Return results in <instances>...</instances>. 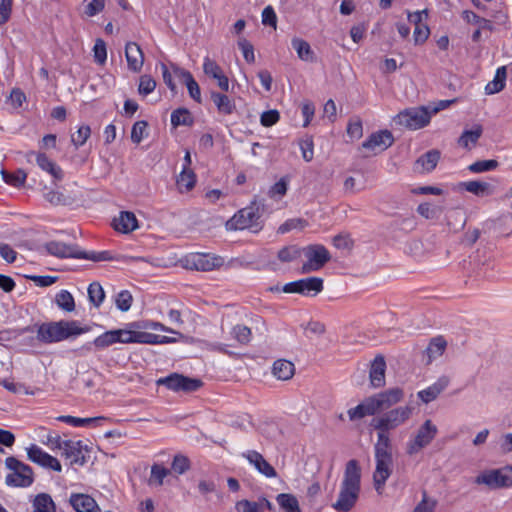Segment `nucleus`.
<instances>
[{
  "instance_id": "f257e3e1",
  "label": "nucleus",
  "mask_w": 512,
  "mask_h": 512,
  "mask_svg": "<svg viewBox=\"0 0 512 512\" xmlns=\"http://www.w3.org/2000/svg\"><path fill=\"white\" fill-rule=\"evenodd\" d=\"M361 490V469L357 460L352 459L346 463L339 495L332 504L338 512H349L356 504Z\"/></svg>"
},
{
  "instance_id": "f03ea898",
  "label": "nucleus",
  "mask_w": 512,
  "mask_h": 512,
  "mask_svg": "<svg viewBox=\"0 0 512 512\" xmlns=\"http://www.w3.org/2000/svg\"><path fill=\"white\" fill-rule=\"evenodd\" d=\"M36 338L44 344L61 342L72 336H78L89 331L88 327H80L75 320H60L36 324Z\"/></svg>"
},
{
  "instance_id": "7ed1b4c3",
  "label": "nucleus",
  "mask_w": 512,
  "mask_h": 512,
  "mask_svg": "<svg viewBox=\"0 0 512 512\" xmlns=\"http://www.w3.org/2000/svg\"><path fill=\"white\" fill-rule=\"evenodd\" d=\"M413 413V407L400 406L373 418L370 425L379 433L389 435V432L405 424Z\"/></svg>"
},
{
  "instance_id": "20e7f679",
  "label": "nucleus",
  "mask_w": 512,
  "mask_h": 512,
  "mask_svg": "<svg viewBox=\"0 0 512 512\" xmlns=\"http://www.w3.org/2000/svg\"><path fill=\"white\" fill-rule=\"evenodd\" d=\"M260 206L264 208L263 203L258 204L254 200L250 206L239 210L227 224L235 230L249 229L255 233L260 231L262 229Z\"/></svg>"
},
{
  "instance_id": "39448f33",
  "label": "nucleus",
  "mask_w": 512,
  "mask_h": 512,
  "mask_svg": "<svg viewBox=\"0 0 512 512\" xmlns=\"http://www.w3.org/2000/svg\"><path fill=\"white\" fill-rule=\"evenodd\" d=\"M5 466L11 471L5 478L7 486L26 488L33 484V470L29 465L14 456H9L5 459Z\"/></svg>"
},
{
  "instance_id": "423d86ee",
  "label": "nucleus",
  "mask_w": 512,
  "mask_h": 512,
  "mask_svg": "<svg viewBox=\"0 0 512 512\" xmlns=\"http://www.w3.org/2000/svg\"><path fill=\"white\" fill-rule=\"evenodd\" d=\"M474 482L477 485H486L492 490L510 488L512 487V465L485 470L476 476Z\"/></svg>"
},
{
  "instance_id": "0eeeda50",
  "label": "nucleus",
  "mask_w": 512,
  "mask_h": 512,
  "mask_svg": "<svg viewBox=\"0 0 512 512\" xmlns=\"http://www.w3.org/2000/svg\"><path fill=\"white\" fill-rule=\"evenodd\" d=\"M438 428L430 419H427L417 430L416 435L406 444V453L413 456L427 447L436 437Z\"/></svg>"
},
{
  "instance_id": "6e6552de",
  "label": "nucleus",
  "mask_w": 512,
  "mask_h": 512,
  "mask_svg": "<svg viewBox=\"0 0 512 512\" xmlns=\"http://www.w3.org/2000/svg\"><path fill=\"white\" fill-rule=\"evenodd\" d=\"M431 114L425 107L409 108L396 115L394 121L397 125L410 130L425 127L430 122Z\"/></svg>"
},
{
  "instance_id": "1a4fd4ad",
  "label": "nucleus",
  "mask_w": 512,
  "mask_h": 512,
  "mask_svg": "<svg viewBox=\"0 0 512 512\" xmlns=\"http://www.w3.org/2000/svg\"><path fill=\"white\" fill-rule=\"evenodd\" d=\"M181 262L186 269L206 272L221 267L224 259L209 253H190L184 256Z\"/></svg>"
},
{
  "instance_id": "9d476101",
  "label": "nucleus",
  "mask_w": 512,
  "mask_h": 512,
  "mask_svg": "<svg viewBox=\"0 0 512 512\" xmlns=\"http://www.w3.org/2000/svg\"><path fill=\"white\" fill-rule=\"evenodd\" d=\"M302 251L307 258V262L302 266L303 273L318 271L331 259L330 252L321 244L308 245Z\"/></svg>"
},
{
  "instance_id": "9b49d317",
  "label": "nucleus",
  "mask_w": 512,
  "mask_h": 512,
  "mask_svg": "<svg viewBox=\"0 0 512 512\" xmlns=\"http://www.w3.org/2000/svg\"><path fill=\"white\" fill-rule=\"evenodd\" d=\"M323 279L308 277L285 284L282 291L285 293H298L304 296H315L323 290Z\"/></svg>"
},
{
  "instance_id": "f8f14e48",
  "label": "nucleus",
  "mask_w": 512,
  "mask_h": 512,
  "mask_svg": "<svg viewBox=\"0 0 512 512\" xmlns=\"http://www.w3.org/2000/svg\"><path fill=\"white\" fill-rule=\"evenodd\" d=\"M377 412L389 409L404 398V391L399 388H391L376 395L370 396Z\"/></svg>"
},
{
  "instance_id": "ddd939ff",
  "label": "nucleus",
  "mask_w": 512,
  "mask_h": 512,
  "mask_svg": "<svg viewBox=\"0 0 512 512\" xmlns=\"http://www.w3.org/2000/svg\"><path fill=\"white\" fill-rule=\"evenodd\" d=\"M27 456L30 461L44 468H49L57 472L62 470L60 462L55 457L49 455L35 444L27 448Z\"/></svg>"
},
{
  "instance_id": "4468645a",
  "label": "nucleus",
  "mask_w": 512,
  "mask_h": 512,
  "mask_svg": "<svg viewBox=\"0 0 512 512\" xmlns=\"http://www.w3.org/2000/svg\"><path fill=\"white\" fill-rule=\"evenodd\" d=\"M392 458H375L376 467L373 473L375 490L381 494L387 479L392 473Z\"/></svg>"
},
{
  "instance_id": "2eb2a0df",
  "label": "nucleus",
  "mask_w": 512,
  "mask_h": 512,
  "mask_svg": "<svg viewBox=\"0 0 512 512\" xmlns=\"http://www.w3.org/2000/svg\"><path fill=\"white\" fill-rule=\"evenodd\" d=\"M46 251L58 258L80 259L81 249L76 244H66L59 241H50L45 244Z\"/></svg>"
},
{
  "instance_id": "dca6fc26",
  "label": "nucleus",
  "mask_w": 512,
  "mask_h": 512,
  "mask_svg": "<svg viewBox=\"0 0 512 512\" xmlns=\"http://www.w3.org/2000/svg\"><path fill=\"white\" fill-rule=\"evenodd\" d=\"M118 337L119 335L117 333V329L106 331L96 337L93 342L87 343L81 348L76 349L75 352L78 353L79 356H83L86 352H90L92 350V345L95 346V348L98 350L105 349L113 344L118 343Z\"/></svg>"
},
{
  "instance_id": "f3484780",
  "label": "nucleus",
  "mask_w": 512,
  "mask_h": 512,
  "mask_svg": "<svg viewBox=\"0 0 512 512\" xmlns=\"http://www.w3.org/2000/svg\"><path fill=\"white\" fill-rule=\"evenodd\" d=\"M394 143V137L389 130H381L372 133L368 139L362 143V147L368 150L384 151Z\"/></svg>"
},
{
  "instance_id": "a211bd4d",
  "label": "nucleus",
  "mask_w": 512,
  "mask_h": 512,
  "mask_svg": "<svg viewBox=\"0 0 512 512\" xmlns=\"http://www.w3.org/2000/svg\"><path fill=\"white\" fill-rule=\"evenodd\" d=\"M242 456L247 459V461L265 477L275 478L277 476V472L274 467L265 460L261 453L255 450H248L247 452L243 453Z\"/></svg>"
},
{
  "instance_id": "6ab92c4d",
  "label": "nucleus",
  "mask_w": 512,
  "mask_h": 512,
  "mask_svg": "<svg viewBox=\"0 0 512 512\" xmlns=\"http://www.w3.org/2000/svg\"><path fill=\"white\" fill-rule=\"evenodd\" d=\"M35 156L37 165L45 172L49 173L55 180H62L64 177L63 170L53 160H51L44 153H36L31 151L27 154L28 160L30 157Z\"/></svg>"
},
{
  "instance_id": "aec40b11",
  "label": "nucleus",
  "mask_w": 512,
  "mask_h": 512,
  "mask_svg": "<svg viewBox=\"0 0 512 512\" xmlns=\"http://www.w3.org/2000/svg\"><path fill=\"white\" fill-rule=\"evenodd\" d=\"M203 71L207 76L217 81V84L221 90L225 92L229 90V79L226 75H224L221 67L214 60L206 57L203 63Z\"/></svg>"
},
{
  "instance_id": "412c9836",
  "label": "nucleus",
  "mask_w": 512,
  "mask_h": 512,
  "mask_svg": "<svg viewBox=\"0 0 512 512\" xmlns=\"http://www.w3.org/2000/svg\"><path fill=\"white\" fill-rule=\"evenodd\" d=\"M386 361L383 355H377L371 363L369 378L374 388L385 385Z\"/></svg>"
},
{
  "instance_id": "4be33fe9",
  "label": "nucleus",
  "mask_w": 512,
  "mask_h": 512,
  "mask_svg": "<svg viewBox=\"0 0 512 512\" xmlns=\"http://www.w3.org/2000/svg\"><path fill=\"white\" fill-rule=\"evenodd\" d=\"M69 502L76 512H100L95 499L87 494L73 493Z\"/></svg>"
},
{
  "instance_id": "5701e85b",
  "label": "nucleus",
  "mask_w": 512,
  "mask_h": 512,
  "mask_svg": "<svg viewBox=\"0 0 512 512\" xmlns=\"http://www.w3.org/2000/svg\"><path fill=\"white\" fill-rule=\"evenodd\" d=\"M440 152L436 149H432L421 155L414 164V170L419 173H429L433 171L439 160Z\"/></svg>"
},
{
  "instance_id": "b1692460",
  "label": "nucleus",
  "mask_w": 512,
  "mask_h": 512,
  "mask_svg": "<svg viewBox=\"0 0 512 512\" xmlns=\"http://www.w3.org/2000/svg\"><path fill=\"white\" fill-rule=\"evenodd\" d=\"M125 56L128 68L139 72L144 63V56L140 46L135 42H128L125 47Z\"/></svg>"
},
{
  "instance_id": "393cba45",
  "label": "nucleus",
  "mask_w": 512,
  "mask_h": 512,
  "mask_svg": "<svg viewBox=\"0 0 512 512\" xmlns=\"http://www.w3.org/2000/svg\"><path fill=\"white\" fill-rule=\"evenodd\" d=\"M237 512H264L265 509L271 511L274 509L273 504L265 497H261L258 501H249L246 499L237 501L235 504Z\"/></svg>"
},
{
  "instance_id": "a878e982",
  "label": "nucleus",
  "mask_w": 512,
  "mask_h": 512,
  "mask_svg": "<svg viewBox=\"0 0 512 512\" xmlns=\"http://www.w3.org/2000/svg\"><path fill=\"white\" fill-rule=\"evenodd\" d=\"M63 444L62 455L69 459L71 464L83 465L85 463L81 441L65 440Z\"/></svg>"
},
{
  "instance_id": "bb28decb",
  "label": "nucleus",
  "mask_w": 512,
  "mask_h": 512,
  "mask_svg": "<svg viewBox=\"0 0 512 512\" xmlns=\"http://www.w3.org/2000/svg\"><path fill=\"white\" fill-rule=\"evenodd\" d=\"M113 227L116 231L130 233L138 227V222L134 213L122 211L119 217L113 219Z\"/></svg>"
},
{
  "instance_id": "cd10ccee",
  "label": "nucleus",
  "mask_w": 512,
  "mask_h": 512,
  "mask_svg": "<svg viewBox=\"0 0 512 512\" xmlns=\"http://www.w3.org/2000/svg\"><path fill=\"white\" fill-rule=\"evenodd\" d=\"M448 384L449 379L446 376H442L428 388L419 391L418 397L424 403H429L435 400L439 396V394L447 388Z\"/></svg>"
},
{
  "instance_id": "c85d7f7f",
  "label": "nucleus",
  "mask_w": 512,
  "mask_h": 512,
  "mask_svg": "<svg viewBox=\"0 0 512 512\" xmlns=\"http://www.w3.org/2000/svg\"><path fill=\"white\" fill-rule=\"evenodd\" d=\"M460 186L478 197L491 196L495 192V187L492 184L483 181L462 182Z\"/></svg>"
},
{
  "instance_id": "c756f323",
  "label": "nucleus",
  "mask_w": 512,
  "mask_h": 512,
  "mask_svg": "<svg viewBox=\"0 0 512 512\" xmlns=\"http://www.w3.org/2000/svg\"><path fill=\"white\" fill-rule=\"evenodd\" d=\"M347 413L349 419L351 421H355L362 419L365 416L375 415L378 412L375 408V405L371 397H368L362 403L358 404L356 407L349 409Z\"/></svg>"
},
{
  "instance_id": "7c9ffc66",
  "label": "nucleus",
  "mask_w": 512,
  "mask_h": 512,
  "mask_svg": "<svg viewBox=\"0 0 512 512\" xmlns=\"http://www.w3.org/2000/svg\"><path fill=\"white\" fill-rule=\"evenodd\" d=\"M446 347L447 342L442 336L432 338L423 352L427 356L426 364H430L433 360L442 356Z\"/></svg>"
},
{
  "instance_id": "2f4dec72",
  "label": "nucleus",
  "mask_w": 512,
  "mask_h": 512,
  "mask_svg": "<svg viewBox=\"0 0 512 512\" xmlns=\"http://www.w3.org/2000/svg\"><path fill=\"white\" fill-rule=\"evenodd\" d=\"M211 99L220 114L231 115L236 109L235 102L225 94L212 91Z\"/></svg>"
},
{
  "instance_id": "473e14b6",
  "label": "nucleus",
  "mask_w": 512,
  "mask_h": 512,
  "mask_svg": "<svg viewBox=\"0 0 512 512\" xmlns=\"http://www.w3.org/2000/svg\"><path fill=\"white\" fill-rule=\"evenodd\" d=\"M295 372L294 364L285 359L276 360L273 364L272 373L279 380H289Z\"/></svg>"
},
{
  "instance_id": "72a5a7b5",
  "label": "nucleus",
  "mask_w": 512,
  "mask_h": 512,
  "mask_svg": "<svg viewBox=\"0 0 512 512\" xmlns=\"http://www.w3.org/2000/svg\"><path fill=\"white\" fill-rule=\"evenodd\" d=\"M33 512H56V505L47 493H39L32 500Z\"/></svg>"
},
{
  "instance_id": "f704fd0d",
  "label": "nucleus",
  "mask_w": 512,
  "mask_h": 512,
  "mask_svg": "<svg viewBox=\"0 0 512 512\" xmlns=\"http://www.w3.org/2000/svg\"><path fill=\"white\" fill-rule=\"evenodd\" d=\"M374 452L375 458H392L389 435L377 432V442L374 446Z\"/></svg>"
},
{
  "instance_id": "c9c22d12",
  "label": "nucleus",
  "mask_w": 512,
  "mask_h": 512,
  "mask_svg": "<svg viewBox=\"0 0 512 512\" xmlns=\"http://www.w3.org/2000/svg\"><path fill=\"white\" fill-rule=\"evenodd\" d=\"M506 75V67H499L496 70L494 79L488 82L487 85L485 86V93L487 95H492L500 92L505 87Z\"/></svg>"
},
{
  "instance_id": "e433bc0d",
  "label": "nucleus",
  "mask_w": 512,
  "mask_h": 512,
  "mask_svg": "<svg viewBox=\"0 0 512 512\" xmlns=\"http://www.w3.org/2000/svg\"><path fill=\"white\" fill-rule=\"evenodd\" d=\"M171 124L173 127L192 126L194 118L187 108H177L171 113Z\"/></svg>"
},
{
  "instance_id": "4c0bfd02",
  "label": "nucleus",
  "mask_w": 512,
  "mask_h": 512,
  "mask_svg": "<svg viewBox=\"0 0 512 512\" xmlns=\"http://www.w3.org/2000/svg\"><path fill=\"white\" fill-rule=\"evenodd\" d=\"M276 501L285 512H301L298 499L290 493H280Z\"/></svg>"
},
{
  "instance_id": "58836bf2",
  "label": "nucleus",
  "mask_w": 512,
  "mask_h": 512,
  "mask_svg": "<svg viewBox=\"0 0 512 512\" xmlns=\"http://www.w3.org/2000/svg\"><path fill=\"white\" fill-rule=\"evenodd\" d=\"M483 132L482 126L477 124L471 130H464L458 139V144L468 148L469 144H476Z\"/></svg>"
},
{
  "instance_id": "ea45409f",
  "label": "nucleus",
  "mask_w": 512,
  "mask_h": 512,
  "mask_svg": "<svg viewBox=\"0 0 512 512\" xmlns=\"http://www.w3.org/2000/svg\"><path fill=\"white\" fill-rule=\"evenodd\" d=\"M291 44L301 60L312 61L314 53L307 41L300 38H293Z\"/></svg>"
},
{
  "instance_id": "a19ab883",
  "label": "nucleus",
  "mask_w": 512,
  "mask_h": 512,
  "mask_svg": "<svg viewBox=\"0 0 512 512\" xmlns=\"http://www.w3.org/2000/svg\"><path fill=\"white\" fill-rule=\"evenodd\" d=\"M55 303L65 312H72L75 310V301L72 294L67 290H61L55 296Z\"/></svg>"
},
{
  "instance_id": "79ce46f5",
  "label": "nucleus",
  "mask_w": 512,
  "mask_h": 512,
  "mask_svg": "<svg viewBox=\"0 0 512 512\" xmlns=\"http://www.w3.org/2000/svg\"><path fill=\"white\" fill-rule=\"evenodd\" d=\"M88 298L95 307H100L105 299V292L99 282H92L88 287Z\"/></svg>"
},
{
  "instance_id": "37998d69",
  "label": "nucleus",
  "mask_w": 512,
  "mask_h": 512,
  "mask_svg": "<svg viewBox=\"0 0 512 512\" xmlns=\"http://www.w3.org/2000/svg\"><path fill=\"white\" fill-rule=\"evenodd\" d=\"M1 174H2V178L5 181V183H7L11 186H14V187H20V186L24 185L26 178H27L26 172L22 169H18L14 173H9L5 170H2Z\"/></svg>"
},
{
  "instance_id": "c03bdc74",
  "label": "nucleus",
  "mask_w": 512,
  "mask_h": 512,
  "mask_svg": "<svg viewBox=\"0 0 512 512\" xmlns=\"http://www.w3.org/2000/svg\"><path fill=\"white\" fill-rule=\"evenodd\" d=\"M302 250L296 245L285 246L279 250L277 257L283 263H289L301 256Z\"/></svg>"
},
{
  "instance_id": "a18cd8bd",
  "label": "nucleus",
  "mask_w": 512,
  "mask_h": 512,
  "mask_svg": "<svg viewBox=\"0 0 512 512\" xmlns=\"http://www.w3.org/2000/svg\"><path fill=\"white\" fill-rule=\"evenodd\" d=\"M196 183V176L193 171L183 167V170L177 179V185L180 190L185 188L186 191H190Z\"/></svg>"
},
{
  "instance_id": "49530a36",
  "label": "nucleus",
  "mask_w": 512,
  "mask_h": 512,
  "mask_svg": "<svg viewBox=\"0 0 512 512\" xmlns=\"http://www.w3.org/2000/svg\"><path fill=\"white\" fill-rule=\"evenodd\" d=\"M498 161L494 159L479 160L468 166V170L472 173H483L496 169Z\"/></svg>"
},
{
  "instance_id": "de8ad7c7",
  "label": "nucleus",
  "mask_w": 512,
  "mask_h": 512,
  "mask_svg": "<svg viewBox=\"0 0 512 512\" xmlns=\"http://www.w3.org/2000/svg\"><path fill=\"white\" fill-rule=\"evenodd\" d=\"M170 471L159 465V464H154L152 467H151V475H150V479H149V484L150 485H153V484H156L157 486H161L163 484V480L164 478L169 475Z\"/></svg>"
},
{
  "instance_id": "09e8293b",
  "label": "nucleus",
  "mask_w": 512,
  "mask_h": 512,
  "mask_svg": "<svg viewBox=\"0 0 512 512\" xmlns=\"http://www.w3.org/2000/svg\"><path fill=\"white\" fill-rule=\"evenodd\" d=\"M59 421L70 424L74 427H82L87 426L92 422H96L102 420V417H94V418H78L70 415H62L57 418Z\"/></svg>"
},
{
  "instance_id": "8fccbe9b",
  "label": "nucleus",
  "mask_w": 512,
  "mask_h": 512,
  "mask_svg": "<svg viewBox=\"0 0 512 512\" xmlns=\"http://www.w3.org/2000/svg\"><path fill=\"white\" fill-rule=\"evenodd\" d=\"M132 302L133 297L128 290H122L116 295L115 305L122 312L128 311L131 308Z\"/></svg>"
},
{
  "instance_id": "3c124183",
  "label": "nucleus",
  "mask_w": 512,
  "mask_h": 512,
  "mask_svg": "<svg viewBox=\"0 0 512 512\" xmlns=\"http://www.w3.org/2000/svg\"><path fill=\"white\" fill-rule=\"evenodd\" d=\"M233 337L242 345H246L251 340V329L245 325H236L232 329Z\"/></svg>"
},
{
  "instance_id": "603ef678",
  "label": "nucleus",
  "mask_w": 512,
  "mask_h": 512,
  "mask_svg": "<svg viewBox=\"0 0 512 512\" xmlns=\"http://www.w3.org/2000/svg\"><path fill=\"white\" fill-rule=\"evenodd\" d=\"M288 189V180L282 177L278 182L272 185L268 191V196L272 199H281Z\"/></svg>"
},
{
  "instance_id": "864d4df0",
  "label": "nucleus",
  "mask_w": 512,
  "mask_h": 512,
  "mask_svg": "<svg viewBox=\"0 0 512 512\" xmlns=\"http://www.w3.org/2000/svg\"><path fill=\"white\" fill-rule=\"evenodd\" d=\"M182 377V374H178V373H173V374H170L169 376L167 377H164V378H160L158 381H157V384L158 385H164L166 386L168 389L172 390V391H175V392H178L181 390V386L180 384L182 383L180 381V378Z\"/></svg>"
},
{
  "instance_id": "5fc2aeb1",
  "label": "nucleus",
  "mask_w": 512,
  "mask_h": 512,
  "mask_svg": "<svg viewBox=\"0 0 512 512\" xmlns=\"http://www.w3.org/2000/svg\"><path fill=\"white\" fill-rule=\"evenodd\" d=\"M80 259L91 260L94 262H101V261H112L115 258L112 256V254L109 251L86 252V251L81 250Z\"/></svg>"
},
{
  "instance_id": "6e6d98bb",
  "label": "nucleus",
  "mask_w": 512,
  "mask_h": 512,
  "mask_svg": "<svg viewBox=\"0 0 512 512\" xmlns=\"http://www.w3.org/2000/svg\"><path fill=\"white\" fill-rule=\"evenodd\" d=\"M45 200L52 205H68L71 204V198L65 196L62 192L51 190L45 193Z\"/></svg>"
},
{
  "instance_id": "4d7b16f0",
  "label": "nucleus",
  "mask_w": 512,
  "mask_h": 512,
  "mask_svg": "<svg viewBox=\"0 0 512 512\" xmlns=\"http://www.w3.org/2000/svg\"><path fill=\"white\" fill-rule=\"evenodd\" d=\"M147 126L148 123L144 120L137 121L134 123L131 130V140L133 143L139 144L143 140L147 130Z\"/></svg>"
},
{
  "instance_id": "13d9d810",
  "label": "nucleus",
  "mask_w": 512,
  "mask_h": 512,
  "mask_svg": "<svg viewBox=\"0 0 512 512\" xmlns=\"http://www.w3.org/2000/svg\"><path fill=\"white\" fill-rule=\"evenodd\" d=\"M91 129L88 125H82L79 127L77 132L72 135L71 141L76 148L84 145L87 139L90 137Z\"/></svg>"
},
{
  "instance_id": "bf43d9fd",
  "label": "nucleus",
  "mask_w": 512,
  "mask_h": 512,
  "mask_svg": "<svg viewBox=\"0 0 512 512\" xmlns=\"http://www.w3.org/2000/svg\"><path fill=\"white\" fill-rule=\"evenodd\" d=\"M347 134L351 139H360L363 135V125L359 117L351 119L347 126Z\"/></svg>"
},
{
  "instance_id": "052dcab7",
  "label": "nucleus",
  "mask_w": 512,
  "mask_h": 512,
  "mask_svg": "<svg viewBox=\"0 0 512 512\" xmlns=\"http://www.w3.org/2000/svg\"><path fill=\"white\" fill-rule=\"evenodd\" d=\"M171 468L178 474H184L187 470L190 469V461L184 455H175L171 464Z\"/></svg>"
},
{
  "instance_id": "680f3d73",
  "label": "nucleus",
  "mask_w": 512,
  "mask_h": 512,
  "mask_svg": "<svg viewBox=\"0 0 512 512\" xmlns=\"http://www.w3.org/2000/svg\"><path fill=\"white\" fill-rule=\"evenodd\" d=\"M156 88V81L150 75H142L140 77L138 92L141 95H148Z\"/></svg>"
},
{
  "instance_id": "e2e57ef3",
  "label": "nucleus",
  "mask_w": 512,
  "mask_h": 512,
  "mask_svg": "<svg viewBox=\"0 0 512 512\" xmlns=\"http://www.w3.org/2000/svg\"><path fill=\"white\" fill-rule=\"evenodd\" d=\"M437 505L435 499H429L427 492L423 491L422 500L415 506L412 512H433Z\"/></svg>"
},
{
  "instance_id": "0e129e2a",
  "label": "nucleus",
  "mask_w": 512,
  "mask_h": 512,
  "mask_svg": "<svg viewBox=\"0 0 512 512\" xmlns=\"http://www.w3.org/2000/svg\"><path fill=\"white\" fill-rule=\"evenodd\" d=\"M93 52H94L95 62L100 65H103L107 59V50H106V44L102 39L96 40L94 47H93Z\"/></svg>"
},
{
  "instance_id": "69168bd1",
  "label": "nucleus",
  "mask_w": 512,
  "mask_h": 512,
  "mask_svg": "<svg viewBox=\"0 0 512 512\" xmlns=\"http://www.w3.org/2000/svg\"><path fill=\"white\" fill-rule=\"evenodd\" d=\"M180 381L182 382L180 384V386H181L180 391H184V392L197 391L203 385V382L200 379L190 378V377H187L184 375H182V377L180 378Z\"/></svg>"
},
{
  "instance_id": "338daca9",
  "label": "nucleus",
  "mask_w": 512,
  "mask_h": 512,
  "mask_svg": "<svg viewBox=\"0 0 512 512\" xmlns=\"http://www.w3.org/2000/svg\"><path fill=\"white\" fill-rule=\"evenodd\" d=\"M307 222L300 218L289 219L278 228V232L284 234L294 229H303Z\"/></svg>"
},
{
  "instance_id": "774afa93",
  "label": "nucleus",
  "mask_w": 512,
  "mask_h": 512,
  "mask_svg": "<svg viewBox=\"0 0 512 512\" xmlns=\"http://www.w3.org/2000/svg\"><path fill=\"white\" fill-rule=\"evenodd\" d=\"M280 119V114L277 110H268L261 114L260 123L264 127H271L275 125Z\"/></svg>"
}]
</instances>
